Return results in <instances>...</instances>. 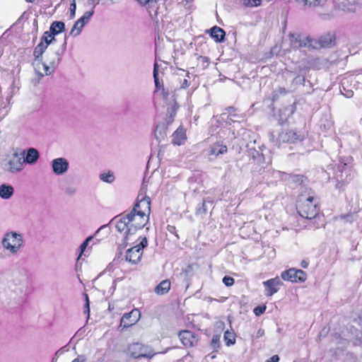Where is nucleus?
<instances>
[{"instance_id":"1","label":"nucleus","mask_w":362,"mask_h":362,"mask_svg":"<svg viewBox=\"0 0 362 362\" xmlns=\"http://www.w3.org/2000/svg\"><path fill=\"white\" fill-rule=\"evenodd\" d=\"M150 211L151 200L149 197H143L137 201L132 210L126 214L127 223L130 227L129 233H135L146 225L149 220Z\"/></svg>"},{"instance_id":"2","label":"nucleus","mask_w":362,"mask_h":362,"mask_svg":"<svg viewBox=\"0 0 362 362\" xmlns=\"http://www.w3.org/2000/svg\"><path fill=\"white\" fill-rule=\"evenodd\" d=\"M66 46V39L65 38L62 47L54 51H49L46 57V61L42 63L35 64V70L40 76H48L54 72L56 67L59 64L61 57L65 52Z\"/></svg>"},{"instance_id":"3","label":"nucleus","mask_w":362,"mask_h":362,"mask_svg":"<svg viewBox=\"0 0 362 362\" xmlns=\"http://www.w3.org/2000/svg\"><path fill=\"white\" fill-rule=\"evenodd\" d=\"M297 209L301 217L307 219L314 218L320 211L318 200L313 196L301 194L298 199Z\"/></svg>"},{"instance_id":"4","label":"nucleus","mask_w":362,"mask_h":362,"mask_svg":"<svg viewBox=\"0 0 362 362\" xmlns=\"http://www.w3.org/2000/svg\"><path fill=\"white\" fill-rule=\"evenodd\" d=\"M23 238L22 234L16 231L6 232L1 240L3 248L10 255H16L23 246Z\"/></svg>"},{"instance_id":"5","label":"nucleus","mask_w":362,"mask_h":362,"mask_svg":"<svg viewBox=\"0 0 362 362\" xmlns=\"http://www.w3.org/2000/svg\"><path fill=\"white\" fill-rule=\"evenodd\" d=\"M355 173L352 167L347 163H340L337 165L335 173V178L339 183L345 184L349 182L354 177Z\"/></svg>"},{"instance_id":"6","label":"nucleus","mask_w":362,"mask_h":362,"mask_svg":"<svg viewBox=\"0 0 362 362\" xmlns=\"http://www.w3.org/2000/svg\"><path fill=\"white\" fill-rule=\"evenodd\" d=\"M147 245V239L144 238L141 243L127 250L126 260L132 264L138 263L141 258L143 254V249Z\"/></svg>"},{"instance_id":"7","label":"nucleus","mask_w":362,"mask_h":362,"mask_svg":"<svg viewBox=\"0 0 362 362\" xmlns=\"http://www.w3.org/2000/svg\"><path fill=\"white\" fill-rule=\"evenodd\" d=\"M49 35H42L40 42L34 49V66L35 64L42 63L43 53L45 52V50L49 45H52V43L56 41L55 37H52L51 39H49Z\"/></svg>"},{"instance_id":"8","label":"nucleus","mask_w":362,"mask_h":362,"mask_svg":"<svg viewBox=\"0 0 362 362\" xmlns=\"http://www.w3.org/2000/svg\"><path fill=\"white\" fill-rule=\"evenodd\" d=\"M303 140V135L294 130L284 129L280 132L276 138V143H296Z\"/></svg>"},{"instance_id":"9","label":"nucleus","mask_w":362,"mask_h":362,"mask_svg":"<svg viewBox=\"0 0 362 362\" xmlns=\"http://www.w3.org/2000/svg\"><path fill=\"white\" fill-rule=\"evenodd\" d=\"M281 276L284 280L291 282H304L306 280L305 272L294 268L283 272Z\"/></svg>"},{"instance_id":"10","label":"nucleus","mask_w":362,"mask_h":362,"mask_svg":"<svg viewBox=\"0 0 362 362\" xmlns=\"http://www.w3.org/2000/svg\"><path fill=\"white\" fill-rule=\"evenodd\" d=\"M93 13V9L86 11L83 16L75 22L73 28H71L69 33V35L74 37L78 36L81 33L84 25L89 22Z\"/></svg>"},{"instance_id":"11","label":"nucleus","mask_w":362,"mask_h":362,"mask_svg":"<svg viewBox=\"0 0 362 362\" xmlns=\"http://www.w3.org/2000/svg\"><path fill=\"white\" fill-rule=\"evenodd\" d=\"M50 165L53 173L56 175H62L65 174L69 168L68 160L62 157L53 159L51 161Z\"/></svg>"},{"instance_id":"12","label":"nucleus","mask_w":362,"mask_h":362,"mask_svg":"<svg viewBox=\"0 0 362 362\" xmlns=\"http://www.w3.org/2000/svg\"><path fill=\"white\" fill-rule=\"evenodd\" d=\"M129 354L134 358H152L154 354L151 352L148 353L146 349L139 343H134L130 344L128 348Z\"/></svg>"},{"instance_id":"13","label":"nucleus","mask_w":362,"mask_h":362,"mask_svg":"<svg viewBox=\"0 0 362 362\" xmlns=\"http://www.w3.org/2000/svg\"><path fill=\"white\" fill-rule=\"evenodd\" d=\"M141 313L138 309H133L128 313H124L121 319L120 326L124 328L129 327L136 324L140 319Z\"/></svg>"},{"instance_id":"14","label":"nucleus","mask_w":362,"mask_h":362,"mask_svg":"<svg viewBox=\"0 0 362 362\" xmlns=\"http://www.w3.org/2000/svg\"><path fill=\"white\" fill-rule=\"evenodd\" d=\"M227 151V146L223 142L218 141L209 146L207 155L209 160H214L220 155L225 154Z\"/></svg>"},{"instance_id":"15","label":"nucleus","mask_w":362,"mask_h":362,"mask_svg":"<svg viewBox=\"0 0 362 362\" xmlns=\"http://www.w3.org/2000/svg\"><path fill=\"white\" fill-rule=\"evenodd\" d=\"M13 158L10 159L7 163L5 164L4 169L10 173H18L23 170L24 161L21 158L18 157V153H14Z\"/></svg>"},{"instance_id":"16","label":"nucleus","mask_w":362,"mask_h":362,"mask_svg":"<svg viewBox=\"0 0 362 362\" xmlns=\"http://www.w3.org/2000/svg\"><path fill=\"white\" fill-rule=\"evenodd\" d=\"M281 281L279 277L270 279L263 282V285L265 288L264 294L267 296H272L279 290V286L281 284Z\"/></svg>"},{"instance_id":"17","label":"nucleus","mask_w":362,"mask_h":362,"mask_svg":"<svg viewBox=\"0 0 362 362\" xmlns=\"http://www.w3.org/2000/svg\"><path fill=\"white\" fill-rule=\"evenodd\" d=\"M179 338L186 347H192L197 342V337L189 330H182L179 333Z\"/></svg>"},{"instance_id":"18","label":"nucleus","mask_w":362,"mask_h":362,"mask_svg":"<svg viewBox=\"0 0 362 362\" xmlns=\"http://www.w3.org/2000/svg\"><path fill=\"white\" fill-rule=\"evenodd\" d=\"M117 230L120 233H124V238L129 240V236L134 234L129 233L130 228L129 223H127V217L126 215L122 216L121 218L117 221L115 226Z\"/></svg>"},{"instance_id":"19","label":"nucleus","mask_w":362,"mask_h":362,"mask_svg":"<svg viewBox=\"0 0 362 362\" xmlns=\"http://www.w3.org/2000/svg\"><path fill=\"white\" fill-rule=\"evenodd\" d=\"M25 154V157L22 160L24 161V163H26L30 165L35 164L40 158L39 152L35 148H29L26 153L23 151L22 155Z\"/></svg>"},{"instance_id":"20","label":"nucleus","mask_w":362,"mask_h":362,"mask_svg":"<svg viewBox=\"0 0 362 362\" xmlns=\"http://www.w3.org/2000/svg\"><path fill=\"white\" fill-rule=\"evenodd\" d=\"M65 28V24L62 21H54L49 28V31L44 33L43 35H49V39L62 32Z\"/></svg>"},{"instance_id":"21","label":"nucleus","mask_w":362,"mask_h":362,"mask_svg":"<svg viewBox=\"0 0 362 362\" xmlns=\"http://www.w3.org/2000/svg\"><path fill=\"white\" fill-rule=\"evenodd\" d=\"M288 37L290 40L291 46L294 49L306 46L305 37H303L300 34L296 33H290Z\"/></svg>"},{"instance_id":"22","label":"nucleus","mask_w":362,"mask_h":362,"mask_svg":"<svg viewBox=\"0 0 362 362\" xmlns=\"http://www.w3.org/2000/svg\"><path fill=\"white\" fill-rule=\"evenodd\" d=\"M225 35V31L218 26H214L210 29V35L216 42H222L224 40Z\"/></svg>"},{"instance_id":"23","label":"nucleus","mask_w":362,"mask_h":362,"mask_svg":"<svg viewBox=\"0 0 362 362\" xmlns=\"http://www.w3.org/2000/svg\"><path fill=\"white\" fill-rule=\"evenodd\" d=\"M14 189L11 185L2 184L0 185V197L4 199H10L13 194Z\"/></svg>"},{"instance_id":"24","label":"nucleus","mask_w":362,"mask_h":362,"mask_svg":"<svg viewBox=\"0 0 362 362\" xmlns=\"http://www.w3.org/2000/svg\"><path fill=\"white\" fill-rule=\"evenodd\" d=\"M186 139L185 132L183 128H178L173 134V143L180 145Z\"/></svg>"},{"instance_id":"25","label":"nucleus","mask_w":362,"mask_h":362,"mask_svg":"<svg viewBox=\"0 0 362 362\" xmlns=\"http://www.w3.org/2000/svg\"><path fill=\"white\" fill-rule=\"evenodd\" d=\"M170 288V282L168 280L162 281L155 288V292L158 295H163L168 292Z\"/></svg>"},{"instance_id":"26","label":"nucleus","mask_w":362,"mask_h":362,"mask_svg":"<svg viewBox=\"0 0 362 362\" xmlns=\"http://www.w3.org/2000/svg\"><path fill=\"white\" fill-rule=\"evenodd\" d=\"M224 340L227 346L234 344L235 342V334L228 330L224 333Z\"/></svg>"},{"instance_id":"27","label":"nucleus","mask_w":362,"mask_h":362,"mask_svg":"<svg viewBox=\"0 0 362 362\" xmlns=\"http://www.w3.org/2000/svg\"><path fill=\"white\" fill-rule=\"evenodd\" d=\"M100 178L103 182L107 183H112L115 180V176L111 172L101 173Z\"/></svg>"},{"instance_id":"28","label":"nucleus","mask_w":362,"mask_h":362,"mask_svg":"<svg viewBox=\"0 0 362 362\" xmlns=\"http://www.w3.org/2000/svg\"><path fill=\"white\" fill-rule=\"evenodd\" d=\"M262 0H243V4L248 7H257L261 5Z\"/></svg>"},{"instance_id":"29","label":"nucleus","mask_w":362,"mask_h":362,"mask_svg":"<svg viewBox=\"0 0 362 362\" xmlns=\"http://www.w3.org/2000/svg\"><path fill=\"white\" fill-rule=\"evenodd\" d=\"M325 1V0H305L303 4L308 6H318L322 4Z\"/></svg>"},{"instance_id":"30","label":"nucleus","mask_w":362,"mask_h":362,"mask_svg":"<svg viewBox=\"0 0 362 362\" xmlns=\"http://www.w3.org/2000/svg\"><path fill=\"white\" fill-rule=\"evenodd\" d=\"M158 65L157 64V62H155L154 63V65H153V78H154V82H155V85L156 86L157 88H158L159 87V81H158Z\"/></svg>"},{"instance_id":"31","label":"nucleus","mask_w":362,"mask_h":362,"mask_svg":"<svg viewBox=\"0 0 362 362\" xmlns=\"http://www.w3.org/2000/svg\"><path fill=\"white\" fill-rule=\"evenodd\" d=\"M332 37H321L319 42L322 47H328L332 44Z\"/></svg>"},{"instance_id":"32","label":"nucleus","mask_w":362,"mask_h":362,"mask_svg":"<svg viewBox=\"0 0 362 362\" xmlns=\"http://www.w3.org/2000/svg\"><path fill=\"white\" fill-rule=\"evenodd\" d=\"M182 72L185 74V77L182 81H180V87L181 88H187L190 83L189 82L188 78H190L189 72H186L185 71L182 70Z\"/></svg>"},{"instance_id":"33","label":"nucleus","mask_w":362,"mask_h":362,"mask_svg":"<svg viewBox=\"0 0 362 362\" xmlns=\"http://www.w3.org/2000/svg\"><path fill=\"white\" fill-rule=\"evenodd\" d=\"M93 239V237L92 236H89L88 237L83 243L82 244L80 245V250H81V252H80V256L84 252V251L86 250L87 246L88 245V243L89 242Z\"/></svg>"},{"instance_id":"34","label":"nucleus","mask_w":362,"mask_h":362,"mask_svg":"<svg viewBox=\"0 0 362 362\" xmlns=\"http://www.w3.org/2000/svg\"><path fill=\"white\" fill-rule=\"evenodd\" d=\"M234 282H235V280L233 278H232L231 276H225L223 278V283L226 286H231L234 284Z\"/></svg>"},{"instance_id":"35","label":"nucleus","mask_w":362,"mask_h":362,"mask_svg":"<svg viewBox=\"0 0 362 362\" xmlns=\"http://www.w3.org/2000/svg\"><path fill=\"white\" fill-rule=\"evenodd\" d=\"M266 306H257L254 309V313L257 316H259L264 313Z\"/></svg>"},{"instance_id":"36","label":"nucleus","mask_w":362,"mask_h":362,"mask_svg":"<svg viewBox=\"0 0 362 362\" xmlns=\"http://www.w3.org/2000/svg\"><path fill=\"white\" fill-rule=\"evenodd\" d=\"M220 340L219 335H214L211 339V345L214 348L218 347V343Z\"/></svg>"},{"instance_id":"37","label":"nucleus","mask_w":362,"mask_h":362,"mask_svg":"<svg viewBox=\"0 0 362 362\" xmlns=\"http://www.w3.org/2000/svg\"><path fill=\"white\" fill-rule=\"evenodd\" d=\"M76 9V5L75 1H73V2L70 4V16L71 18H74L75 16Z\"/></svg>"},{"instance_id":"38","label":"nucleus","mask_w":362,"mask_h":362,"mask_svg":"<svg viewBox=\"0 0 362 362\" xmlns=\"http://www.w3.org/2000/svg\"><path fill=\"white\" fill-rule=\"evenodd\" d=\"M84 297H85V301H86V304H85V313H87L88 314H89V312H90V307H89V299H88V294L84 293Z\"/></svg>"},{"instance_id":"39","label":"nucleus","mask_w":362,"mask_h":362,"mask_svg":"<svg viewBox=\"0 0 362 362\" xmlns=\"http://www.w3.org/2000/svg\"><path fill=\"white\" fill-rule=\"evenodd\" d=\"M86 358L83 355H79L77 358H74L71 362H86Z\"/></svg>"},{"instance_id":"40","label":"nucleus","mask_w":362,"mask_h":362,"mask_svg":"<svg viewBox=\"0 0 362 362\" xmlns=\"http://www.w3.org/2000/svg\"><path fill=\"white\" fill-rule=\"evenodd\" d=\"M279 357L278 355H274L269 359H267L265 362H279Z\"/></svg>"},{"instance_id":"41","label":"nucleus","mask_w":362,"mask_h":362,"mask_svg":"<svg viewBox=\"0 0 362 362\" xmlns=\"http://www.w3.org/2000/svg\"><path fill=\"white\" fill-rule=\"evenodd\" d=\"M167 228L169 233L175 234L178 238V235L176 234V228L175 226H168Z\"/></svg>"},{"instance_id":"42","label":"nucleus","mask_w":362,"mask_h":362,"mask_svg":"<svg viewBox=\"0 0 362 362\" xmlns=\"http://www.w3.org/2000/svg\"><path fill=\"white\" fill-rule=\"evenodd\" d=\"M207 202L212 203V202H211V201L208 200V199H204V200H203V203H202V208H203L204 211H206V204Z\"/></svg>"},{"instance_id":"43","label":"nucleus","mask_w":362,"mask_h":362,"mask_svg":"<svg viewBox=\"0 0 362 362\" xmlns=\"http://www.w3.org/2000/svg\"><path fill=\"white\" fill-rule=\"evenodd\" d=\"M308 264H309V263H308V261H306V260H303V261L300 262V266H301L303 268L305 269V268H307V267H308Z\"/></svg>"},{"instance_id":"44","label":"nucleus","mask_w":362,"mask_h":362,"mask_svg":"<svg viewBox=\"0 0 362 362\" xmlns=\"http://www.w3.org/2000/svg\"><path fill=\"white\" fill-rule=\"evenodd\" d=\"M66 192L69 194H74L75 193V189H74V188H68Z\"/></svg>"},{"instance_id":"45","label":"nucleus","mask_w":362,"mask_h":362,"mask_svg":"<svg viewBox=\"0 0 362 362\" xmlns=\"http://www.w3.org/2000/svg\"><path fill=\"white\" fill-rule=\"evenodd\" d=\"M175 107H172L171 112H170V117H173L175 115Z\"/></svg>"},{"instance_id":"46","label":"nucleus","mask_w":362,"mask_h":362,"mask_svg":"<svg viewBox=\"0 0 362 362\" xmlns=\"http://www.w3.org/2000/svg\"><path fill=\"white\" fill-rule=\"evenodd\" d=\"M26 280H27L26 276H25V275H24V276H23V282H26Z\"/></svg>"},{"instance_id":"47","label":"nucleus","mask_w":362,"mask_h":362,"mask_svg":"<svg viewBox=\"0 0 362 362\" xmlns=\"http://www.w3.org/2000/svg\"><path fill=\"white\" fill-rule=\"evenodd\" d=\"M296 1L299 2V3H302L303 4L305 0H296Z\"/></svg>"},{"instance_id":"48","label":"nucleus","mask_w":362,"mask_h":362,"mask_svg":"<svg viewBox=\"0 0 362 362\" xmlns=\"http://www.w3.org/2000/svg\"><path fill=\"white\" fill-rule=\"evenodd\" d=\"M28 2H33L35 0H26Z\"/></svg>"}]
</instances>
